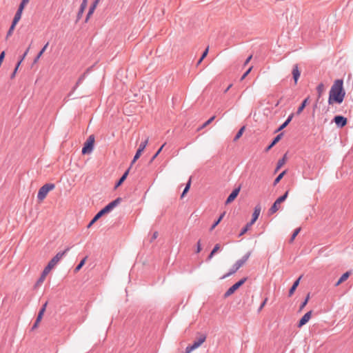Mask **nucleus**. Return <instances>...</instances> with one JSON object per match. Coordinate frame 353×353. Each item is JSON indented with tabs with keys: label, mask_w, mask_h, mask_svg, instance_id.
<instances>
[{
	"label": "nucleus",
	"mask_w": 353,
	"mask_h": 353,
	"mask_svg": "<svg viewBox=\"0 0 353 353\" xmlns=\"http://www.w3.org/2000/svg\"><path fill=\"white\" fill-rule=\"evenodd\" d=\"M325 90V85L323 83H321L318 85V86L316 87V91H317V94H317V101L320 99V98L324 93Z\"/></svg>",
	"instance_id": "4468645a"
},
{
	"label": "nucleus",
	"mask_w": 353,
	"mask_h": 353,
	"mask_svg": "<svg viewBox=\"0 0 353 353\" xmlns=\"http://www.w3.org/2000/svg\"><path fill=\"white\" fill-rule=\"evenodd\" d=\"M215 119V116H212L210 117L208 121H206L199 128V130H201L205 127H207L209 124H210Z\"/></svg>",
	"instance_id": "2f4dec72"
},
{
	"label": "nucleus",
	"mask_w": 353,
	"mask_h": 353,
	"mask_svg": "<svg viewBox=\"0 0 353 353\" xmlns=\"http://www.w3.org/2000/svg\"><path fill=\"white\" fill-rule=\"evenodd\" d=\"M309 299H310V294H308L307 295L305 301L300 305L299 312L302 311V310L305 307V305H307V302L309 301Z\"/></svg>",
	"instance_id": "e433bc0d"
},
{
	"label": "nucleus",
	"mask_w": 353,
	"mask_h": 353,
	"mask_svg": "<svg viewBox=\"0 0 353 353\" xmlns=\"http://www.w3.org/2000/svg\"><path fill=\"white\" fill-rule=\"evenodd\" d=\"M121 201V198H117L114 201L110 202L109 204H108L105 208H103L101 211L105 214L109 212H110L112 210H113L117 205L120 203Z\"/></svg>",
	"instance_id": "6e6552de"
},
{
	"label": "nucleus",
	"mask_w": 353,
	"mask_h": 353,
	"mask_svg": "<svg viewBox=\"0 0 353 353\" xmlns=\"http://www.w3.org/2000/svg\"><path fill=\"white\" fill-rule=\"evenodd\" d=\"M48 305V301H46L41 307V308L40 310H43L44 312L46 311V307Z\"/></svg>",
	"instance_id": "bf43d9fd"
},
{
	"label": "nucleus",
	"mask_w": 353,
	"mask_h": 353,
	"mask_svg": "<svg viewBox=\"0 0 353 353\" xmlns=\"http://www.w3.org/2000/svg\"><path fill=\"white\" fill-rule=\"evenodd\" d=\"M19 20H20L19 19H17V18L14 17V19L12 20V22L11 25H12L14 26H16V25L17 24V23L19 22Z\"/></svg>",
	"instance_id": "3c124183"
},
{
	"label": "nucleus",
	"mask_w": 353,
	"mask_h": 353,
	"mask_svg": "<svg viewBox=\"0 0 353 353\" xmlns=\"http://www.w3.org/2000/svg\"><path fill=\"white\" fill-rule=\"evenodd\" d=\"M190 185H191V179H189L185 189L183 190V192L181 194V197H183L185 196V194L188 192V190L190 188Z\"/></svg>",
	"instance_id": "c9c22d12"
},
{
	"label": "nucleus",
	"mask_w": 353,
	"mask_h": 353,
	"mask_svg": "<svg viewBox=\"0 0 353 353\" xmlns=\"http://www.w3.org/2000/svg\"><path fill=\"white\" fill-rule=\"evenodd\" d=\"M300 280H301V277H299L296 281H294L292 286L290 289L289 296H291L294 294V291L296 290V288L298 287V285L299 284Z\"/></svg>",
	"instance_id": "412c9836"
},
{
	"label": "nucleus",
	"mask_w": 353,
	"mask_h": 353,
	"mask_svg": "<svg viewBox=\"0 0 353 353\" xmlns=\"http://www.w3.org/2000/svg\"><path fill=\"white\" fill-rule=\"evenodd\" d=\"M252 225H250V223H248L245 227L244 228L242 229L241 233L239 234L240 236H242L245 233H246V232L250 229V228L252 226Z\"/></svg>",
	"instance_id": "79ce46f5"
},
{
	"label": "nucleus",
	"mask_w": 353,
	"mask_h": 353,
	"mask_svg": "<svg viewBox=\"0 0 353 353\" xmlns=\"http://www.w3.org/2000/svg\"><path fill=\"white\" fill-rule=\"evenodd\" d=\"M283 136V134H278L273 140V141L271 143L270 145L266 148L265 151H269L274 145H276L281 139Z\"/></svg>",
	"instance_id": "f3484780"
},
{
	"label": "nucleus",
	"mask_w": 353,
	"mask_h": 353,
	"mask_svg": "<svg viewBox=\"0 0 353 353\" xmlns=\"http://www.w3.org/2000/svg\"><path fill=\"white\" fill-rule=\"evenodd\" d=\"M48 274H47L46 272L45 273V272L43 270L40 277L37 281V282L34 285V288H37V287L40 286L43 283V281L46 279V277Z\"/></svg>",
	"instance_id": "2eb2a0df"
},
{
	"label": "nucleus",
	"mask_w": 353,
	"mask_h": 353,
	"mask_svg": "<svg viewBox=\"0 0 353 353\" xmlns=\"http://www.w3.org/2000/svg\"><path fill=\"white\" fill-rule=\"evenodd\" d=\"M72 92H70V93L68 94V97H72Z\"/></svg>",
	"instance_id": "774afa93"
},
{
	"label": "nucleus",
	"mask_w": 353,
	"mask_h": 353,
	"mask_svg": "<svg viewBox=\"0 0 353 353\" xmlns=\"http://www.w3.org/2000/svg\"><path fill=\"white\" fill-rule=\"evenodd\" d=\"M252 66H251L244 74L241 77V80L243 81L248 75V74L251 72V70H252Z\"/></svg>",
	"instance_id": "de8ad7c7"
},
{
	"label": "nucleus",
	"mask_w": 353,
	"mask_h": 353,
	"mask_svg": "<svg viewBox=\"0 0 353 353\" xmlns=\"http://www.w3.org/2000/svg\"><path fill=\"white\" fill-rule=\"evenodd\" d=\"M300 231H301V228H296V229L294 231V232H293V234H292V236H291V239H290V243L293 242V241L294 240V239H295V238H296V236L298 235V234L299 233V232H300Z\"/></svg>",
	"instance_id": "f704fd0d"
},
{
	"label": "nucleus",
	"mask_w": 353,
	"mask_h": 353,
	"mask_svg": "<svg viewBox=\"0 0 353 353\" xmlns=\"http://www.w3.org/2000/svg\"><path fill=\"white\" fill-rule=\"evenodd\" d=\"M87 6V0H83L81 5L80 6L79 10L77 13V20H79L81 17L82 16V14L83 12V10Z\"/></svg>",
	"instance_id": "a211bd4d"
},
{
	"label": "nucleus",
	"mask_w": 353,
	"mask_h": 353,
	"mask_svg": "<svg viewBox=\"0 0 353 353\" xmlns=\"http://www.w3.org/2000/svg\"><path fill=\"white\" fill-rule=\"evenodd\" d=\"M15 26L11 25L8 32L6 37H8L12 35L13 30H14Z\"/></svg>",
	"instance_id": "49530a36"
},
{
	"label": "nucleus",
	"mask_w": 353,
	"mask_h": 353,
	"mask_svg": "<svg viewBox=\"0 0 353 353\" xmlns=\"http://www.w3.org/2000/svg\"><path fill=\"white\" fill-rule=\"evenodd\" d=\"M19 20H20L19 19H17V18L14 17V19L12 20V22L11 25H12L14 26H16V25L17 24V23L19 22Z\"/></svg>",
	"instance_id": "603ef678"
},
{
	"label": "nucleus",
	"mask_w": 353,
	"mask_h": 353,
	"mask_svg": "<svg viewBox=\"0 0 353 353\" xmlns=\"http://www.w3.org/2000/svg\"><path fill=\"white\" fill-rule=\"evenodd\" d=\"M88 72V68H87V69L85 70V72H84L83 74L81 77H79V79H78V81H77V83H76V85H75V87H74V89H75V88H76V87H77V86H78V85H79V83H80L83 80H84V79H85V74H86Z\"/></svg>",
	"instance_id": "ea45409f"
},
{
	"label": "nucleus",
	"mask_w": 353,
	"mask_h": 353,
	"mask_svg": "<svg viewBox=\"0 0 353 353\" xmlns=\"http://www.w3.org/2000/svg\"><path fill=\"white\" fill-rule=\"evenodd\" d=\"M289 191H286V192L281 196L279 197L276 201H277V203L281 204L282 202H283L288 196Z\"/></svg>",
	"instance_id": "c85d7f7f"
},
{
	"label": "nucleus",
	"mask_w": 353,
	"mask_h": 353,
	"mask_svg": "<svg viewBox=\"0 0 353 353\" xmlns=\"http://www.w3.org/2000/svg\"><path fill=\"white\" fill-rule=\"evenodd\" d=\"M15 75H16V73L13 72L10 75V79H14L15 77Z\"/></svg>",
	"instance_id": "0e129e2a"
},
{
	"label": "nucleus",
	"mask_w": 353,
	"mask_h": 353,
	"mask_svg": "<svg viewBox=\"0 0 353 353\" xmlns=\"http://www.w3.org/2000/svg\"><path fill=\"white\" fill-rule=\"evenodd\" d=\"M245 129V126H243L239 130V132H237V134H236L234 139V141H236L243 134L244 130Z\"/></svg>",
	"instance_id": "7c9ffc66"
},
{
	"label": "nucleus",
	"mask_w": 353,
	"mask_h": 353,
	"mask_svg": "<svg viewBox=\"0 0 353 353\" xmlns=\"http://www.w3.org/2000/svg\"><path fill=\"white\" fill-rule=\"evenodd\" d=\"M286 173V171H283L281 173H280L279 174V176L275 179L274 181V185H276L281 180V179L283 177V176Z\"/></svg>",
	"instance_id": "473e14b6"
},
{
	"label": "nucleus",
	"mask_w": 353,
	"mask_h": 353,
	"mask_svg": "<svg viewBox=\"0 0 353 353\" xmlns=\"http://www.w3.org/2000/svg\"><path fill=\"white\" fill-rule=\"evenodd\" d=\"M157 236H158V232H154V234H153V236H152V239H155L156 238H157Z\"/></svg>",
	"instance_id": "680f3d73"
},
{
	"label": "nucleus",
	"mask_w": 353,
	"mask_h": 353,
	"mask_svg": "<svg viewBox=\"0 0 353 353\" xmlns=\"http://www.w3.org/2000/svg\"><path fill=\"white\" fill-rule=\"evenodd\" d=\"M21 14L22 12H19V10H17V12L15 13L14 17L20 19L21 17Z\"/></svg>",
	"instance_id": "864d4df0"
},
{
	"label": "nucleus",
	"mask_w": 353,
	"mask_h": 353,
	"mask_svg": "<svg viewBox=\"0 0 353 353\" xmlns=\"http://www.w3.org/2000/svg\"><path fill=\"white\" fill-rule=\"evenodd\" d=\"M334 121L339 128H343L347 124V119L343 116H336L334 118Z\"/></svg>",
	"instance_id": "1a4fd4ad"
},
{
	"label": "nucleus",
	"mask_w": 353,
	"mask_h": 353,
	"mask_svg": "<svg viewBox=\"0 0 353 353\" xmlns=\"http://www.w3.org/2000/svg\"><path fill=\"white\" fill-rule=\"evenodd\" d=\"M250 256V252L247 253L241 259L238 260L232 267V269L227 274L224 275L222 279H225L234 273H235L241 267H242Z\"/></svg>",
	"instance_id": "7ed1b4c3"
},
{
	"label": "nucleus",
	"mask_w": 353,
	"mask_h": 353,
	"mask_svg": "<svg viewBox=\"0 0 353 353\" xmlns=\"http://www.w3.org/2000/svg\"><path fill=\"white\" fill-rule=\"evenodd\" d=\"M165 145V143H164L159 150L158 151L156 152V154L152 157V158L150 160V163L152 162L157 157V156L159 154V153L161 152L163 148L164 147V145Z\"/></svg>",
	"instance_id": "37998d69"
},
{
	"label": "nucleus",
	"mask_w": 353,
	"mask_h": 353,
	"mask_svg": "<svg viewBox=\"0 0 353 353\" xmlns=\"http://www.w3.org/2000/svg\"><path fill=\"white\" fill-rule=\"evenodd\" d=\"M88 259V256H85L81 261L80 263L77 265V267L75 268L74 272H79L81 268L85 265V261H87V259Z\"/></svg>",
	"instance_id": "4be33fe9"
},
{
	"label": "nucleus",
	"mask_w": 353,
	"mask_h": 353,
	"mask_svg": "<svg viewBox=\"0 0 353 353\" xmlns=\"http://www.w3.org/2000/svg\"><path fill=\"white\" fill-rule=\"evenodd\" d=\"M292 75H293V78L294 79V83L295 84H296L297 83V81L301 75V72L299 70V68H298V65H295L293 68V70H292Z\"/></svg>",
	"instance_id": "ddd939ff"
},
{
	"label": "nucleus",
	"mask_w": 353,
	"mask_h": 353,
	"mask_svg": "<svg viewBox=\"0 0 353 353\" xmlns=\"http://www.w3.org/2000/svg\"><path fill=\"white\" fill-rule=\"evenodd\" d=\"M247 280V278H243L241 279L239 281L234 284L231 286L227 292L225 293L224 296L228 297L234 293L236 290H237Z\"/></svg>",
	"instance_id": "423d86ee"
},
{
	"label": "nucleus",
	"mask_w": 353,
	"mask_h": 353,
	"mask_svg": "<svg viewBox=\"0 0 353 353\" xmlns=\"http://www.w3.org/2000/svg\"><path fill=\"white\" fill-rule=\"evenodd\" d=\"M293 117H294V114H291L288 117V119L285 121V122H286L288 124H289V123H290V122L292 121V119Z\"/></svg>",
	"instance_id": "6e6d98bb"
},
{
	"label": "nucleus",
	"mask_w": 353,
	"mask_h": 353,
	"mask_svg": "<svg viewBox=\"0 0 353 353\" xmlns=\"http://www.w3.org/2000/svg\"><path fill=\"white\" fill-rule=\"evenodd\" d=\"M208 50H209V47H208L205 51L203 52V54L201 56V57L200 58V59L199 60L197 64H200L202 61L205 58V57L208 55Z\"/></svg>",
	"instance_id": "4c0bfd02"
},
{
	"label": "nucleus",
	"mask_w": 353,
	"mask_h": 353,
	"mask_svg": "<svg viewBox=\"0 0 353 353\" xmlns=\"http://www.w3.org/2000/svg\"><path fill=\"white\" fill-rule=\"evenodd\" d=\"M70 250L69 248H67L63 252H58L48 263V265L45 267L43 271L45 273L48 274L50 271L57 265V263L62 259V257L68 252Z\"/></svg>",
	"instance_id": "f03ea898"
},
{
	"label": "nucleus",
	"mask_w": 353,
	"mask_h": 353,
	"mask_svg": "<svg viewBox=\"0 0 353 353\" xmlns=\"http://www.w3.org/2000/svg\"><path fill=\"white\" fill-rule=\"evenodd\" d=\"M85 22H88V14H86V16H85Z\"/></svg>",
	"instance_id": "69168bd1"
},
{
	"label": "nucleus",
	"mask_w": 353,
	"mask_h": 353,
	"mask_svg": "<svg viewBox=\"0 0 353 353\" xmlns=\"http://www.w3.org/2000/svg\"><path fill=\"white\" fill-rule=\"evenodd\" d=\"M309 97H307L303 102L301 104V105L299 107L297 111H296V114H300L303 109L305 108V106L307 105L308 101H309Z\"/></svg>",
	"instance_id": "aec40b11"
},
{
	"label": "nucleus",
	"mask_w": 353,
	"mask_h": 353,
	"mask_svg": "<svg viewBox=\"0 0 353 353\" xmlns=\"http://www.w3.org/2000/svg\"><path fill=\"white\" fill-rule=\"evenodd\" d=\"M29 50H30V46L26 49V50L25 51V52L23 53V54L21 57L20 59L19 60V61L17 62L18 63V65H20L21 63H22V61H23V59H25V57H26V55L28 54V52H29Z\"/></svg>",
	"instance_id": "58836bf2"
},
{
	"label": "nucleus",
	"mask_w": 353,
	"mask_h": 353,
	"mask_svg": "<svg viewBox=\"0 0 353 353\" xmlns=\"http://www.w3.org/2000/svg\"><path fill=\"white\" fill-rule=\"evenodd\" d=\"M232 87V84H230L228 88L227 89L225 90V92H228L229 90V89Z\"/></svg>",
	"instance_id": "338daca9"
},
{
	"label": "nucleus",
	"mask_w": 353,
	"mask_h": 353,
	"mask_svg": "<svg viewBox=\"0 0 353 353\" xmlns=\"http://www.w3.org/2000/svg\"><path fill=\"white\" fill-rule=\"evenodd\" d=\"M252 58V55L249 56L245 61L244 65H247Z\"/></svg>",
	"instance_id": "13d9d810"
},
{
	"label": "nucleus",
	"mask_w": 353,
	"mask_h": 353,
	"mask_svg": "<svg viewBox=\"0 0 353 353\" xmlns=\"http://www.w3.org/2000/svg\"><path fill=\"white\" fill-rule=\"evenodd\" d=\"M219 249H220V245H219V244H216V245L214 246V248H213V250H212V252H211V253L210 254V255L208 256V259H209V260H210V259H211L213 257L214 254L216 252H218V251L219 250Z\"/></svg>",
	"instance_id": "cd10ccee"
},
{
	"label": "nucleus",
	"mask_w": 353,
	"mask_h": 353,
	"mask_svg": "<svg viewBox=\"0 0 353 353\" xmlns=\"http://www.w3.org/2000/svg\"><path fill=\"white\" fill-rule=\"evenodd\" d=\"M55 188V185L54 183H46L43 186H41L37 194V199L40 201H43L47 196L48 193L54 190Z\"/></svg>",
	"instance_id": "20e7f679"
},
{
	"label": "nucleus",
	"mask_w": 353,
	"mask_h": 353,
	"mask_svg": "<svg viewBox=\"0 0 353 353\" xmlns=\"http://www.w3.org/2000/svg\"><path fill=\"white\" fill-rule=\"evenodd\" d=\"M345 96V91L343 88V80H335L329 92V105L341 104L343 101Z\"/></svg>",
	"instance_id": "f257e3e1"
},
{
	"label": "nucleus",
	"mask_w": 353,
	"mask_h": 353,
	"mask_svg": "<svg viewBox=\"0 0 353 353\" xmlns=\"http://www.w3.org/2000/svg\"><path fill=\"white\" fill-rule=\"evenodd\" d=\"M351 274V272H346L345 273H344L341 277L340 279H339V281L336 282V285L338 286L340 284H341L342 283H343L344 281H345L348 278L349 276H350Z\"/></svg>",
	"instance_id": "dca6fc26"
},
{
	"label": "nucleus",
	"mask_w": 353,
	"mask_h": 353,
	"mask_svg": "<svg viewBox=\"0 0 353 353\" xmlns=\"http://www.w3.org/2000/svg\"><path fill=\"white\" fill-rule=\"evenodd\" d=\"M148 143V139H146L144 141L141 143V144L139 145V148L132 161V164H134L139 159V158L141 157L142 152L146 148Z\"/></svg>",
	"instance_id": "0eeeda50"
},
{
	"label": "nucleus",
	"mask_w": 353,
	"mask_h": 353,
	"mask_svg": "<svg viewBox=\"0 0 353 353\" xmlns=\"http://www.w3.org/2000/svg\"><path fill=\"white\" fill-rule=\"evenodd\" d=\"M279 208H280V204L277 203V201H275V202L273 203V205L269 210V214L270 215L274 214L279 210Z\"/></svg>",
	"instance_id": "6ab92c4d"
},
{
	"label": "nucleus",
	"mask_w": 353,
	"mask_h": 353,
	"mask_svg": "<svg viewBox=\"0 0 353 353\" xmlns=\"http://www.w3.org/2000/svg\"><path fill=\"white\" fill-rule=\"evenodd\" d=\"M88 153V139H87L84 143H83V147L82 148V154H86Z\"/></svg>",
	"instance_id": "c756f323"
},
{
	"label": "nucleus",
	"mask_w": 353,
	"mask_h": 353,
	"mask_svg": "<svg viewBox=\"0 0 353 353\" xmlns=\"http://www.w3.org/2000/svg\"><path fill=\"white\" fill-rule=\"evenodd\" d=\"M293 117H294V114H291L288 117V119L285 121V122H286L288 124H289V123H290V122L292 121V119Z\"/></svg>",
	"instance_id": "4d7b16f0"
},
{
	"label": "nucleus",
	"mask_w": 353,
	"mask_h": 353,
	"mask_svg": "<svg viewBox=\"0 0 353 353\" xmlns=\"http://www.w3.org/2000/svg\"><path fill=\"white\" fill-rule=\"evenodd\" d=\"M261 210V207L260 205H256L254 208V212L252 214V219L250 222V225H253L255 221L258 219Z\"/></svg>",
	"instance_id": "9d476101"
},
{
	"label": "nucleus",
	"mask_w": 353,
	"mask_h": 353,
	"mask_svg": "<svg viewBox=\"0 0 353 353\" xmlns=\"http://www.w3.org/2000/svg\"><path fill=\"white\" fill-rule=\"evenodd\" d=\"M288 124L285 121L276 130V132L281 131L284 129Z\"/></svg>",
	"instance_id": "8fccbe9b"
},
{
	"label": "nucleus",
	"mask_w": 353,
	"mask_h": 353,
	"mask_svg": "<svg viewBox=\"0 0 353 353\" xmlns=\"http://www.w3.org/2000/svg\"><path fill=\"white\" fill-rule=\"evenodd\" d=\"M128 173H129V169L127 170L125 173L123 174V176L121 177V179L119 180V181L117 182V183L115 185V188H118L119 186H120L123 182L125 180L126 177L128 176Z\"/></svg>",
	"instance_id": "5701e85b"
},
{
	"label": "nucleus",
	"mask_w": 353,
	"mask_h": 353,
	"mask_svg": "<svg viewBox=\"0 0 353 353\" xmlns=\"http://www.w3.org/2000/svg\"><path fill=\"white\" fill-rule=\"evenodd\" d=\"M240 190H241L240 186L235 188L232 192V193L229 195V196L228 197V199L225 201V204H229V203H232L237 197V196L240 192Z\"/></svg>",
	"instance_id": "9b49d317"
},
{
	"label": "nucleus",
	"mask_w": 353,
	"mask_h": 353,
	"mask_svg": "<svg viewBox=\"0 0 353 353\" xmlns=\"http://www.w3.org/2000/svg\"><path fill=\"white\" fill-rule=\"evenodd\" d=\"M205 340L206 336L201 334L192 345H189L185 348V353H191L193 350L199 347L205 341Z\"/></svg>",
	"instance_id": "39448f33"
},
{
	"label": "nucleus",
	"mask_w": 353,
	"mask_h": 353,
	"mask_svg": "<svg viewBox=\"0 0 353 353\" xmlns=\"http://www.w3.org/2000/svg\"><path fill=\"white\" fill-rule=\"evenodd\" d=\"M94 143V138L93 136H90V152L92 150L93 145Z\"/></svg>",
	"instance_id": "a18cd8bd"
},
{
	"label": "nucleus",
	"mask_w": 353,
	"mask_h": 353,
	"mask_svg": "<svg viewBox=\"0 0 353 353\" xmlns=\"http://www.w3.org/2000/svg\"><path fill=\"white\" fill-rule=\"evenodd\" d=\"M201 251V241L197 242L196 253H199Z\"/></svg>",
	"instance_id": "09e8293b"
},
{
	"label": "nucleus",
	"mask_w": 353,
	"mask_h": 353,
	"mask_svg": "<svg viewBox=\"0 0 353 353\" xmlns=\"http://www.w3.org/2000/svg\"><path fill=\"white\" fill-rule=\"evenodd\" d=\"M224 215H225V212H223L219 216V218L214 223V224L211 226V228L210 229V231H212L216 228V226L221 221V220L223 219Z\"/></svg>",
	"instance_id": "bb28decb"
},
{
	"label": "nucleus",
	"mask_w": 353,
	"mask_h": 353,
	"mask_svg": "<svg viewBox=\"0 0 353 353\" xmlns=\"http://www.w3.org/2000/svg\"><path fill=\"white\" fill-rule=\"evenodd\" d=\"M48 42L43 47V48L40 50V52H39V54H37V56L35 57L34 60V62L36 63L40 58V57L43 54V53L46 51L48 46Z\"/></svg>",
	"instance_id": "393cba45"
},
{
	"label": "nucleus",
	"mask_w": 353,
	"mask_h": 353,
	"mask_svg": "<svg viewBox=\"0 0 353 353\" xmlns=\"http://www.w3.org/2000/svg\"><path fill=\"white\" fill-rule=\"evenodd\" d=\"M100 0H94L92 6L90 8V15L92 14Z\"/></svg>",
	"instance_id": "a19ab883"
},
{
	"label": "nucleus",
	"mask_w": 353,
	"mask_h": 353,
	"mask_svg": "<svg viewBox=\"0 0 353 353\" xmlns=\"http://www.w3.org/2000/svg\"><path fill=\"white\" fill-rule=\"evenodd\" d=\"M29 2L28 0H22L21 3L19 4V6L17 10H19V12H23L25 6Z\"/></svg>",
	"instance_id": "72a5a7b5"
},
{
	"label": "nucleus",
	"mask_w": 353,
	"mask_h": 353,
	"mask_svg": "<svg viewBox=\"0 0 353 353\" xmlns=\"http://www.w3.org/2000/svg\"><path fill=\"white\" fill-rule=\"evenodd\" d=\"M104 214L102 212L101 210H100L96 216L93 218V219L90 222V227L101 216H103Z\"/></svg>",
	"instance_id": "a878e982"
},
{
	"label": "nucleus",
	"mask_w": 353,
	"mask_h": 353,
	"mask_svg": "<svg viewBox=\"0 0 353 353\" xmlns=\"http://www.w3.org/2000/svg\"><path fill=\"white\" fill-rule=\"evenodd\" d=\"M40 322L41 321H38V320H36L35 322L34 323L32 327V330L36 329L38 327V325H39Z\"/></svg>",
	"instance_id": "5fc2aeb1"
},
{
	"label": "nucleus",
	"mask_w": 353,
	"mask_h": 353,
	"mask_svg": "<svg viewBox=\"0 0 353 353\" xmlns=\"http://www.w3.org/2000/svg\"><path fill=\"white\" fill-rule=\"evenodd\" d=\"M286 162V154L284 155V157L281 159H279L278 163H277V166H276V171L279 170L281 167H283L285 163Z\"/></svg>",
	"instance_id": "b1692460"
},
{
	"label": "nucleus",
	"mask_w": 353,
	"mask_h": 353,
	"mask_svg": "<svg viewBox=\"0 0 353 353\" xmlns=\"http://www.w3.org/2000/svg\"><path fill=\"white\" fill-rule=\"evenodd\" d=\"M19 67V65H18V63H17L13 72L17 73Z\"/></svg>",
	"instance_id": "e2e57ef3"
},
{
	"label": "nucleus",
	"mask_w": 353,
	"mask_h": 353,
	"mask_svg": "<svg viewBox=\"0 0 353 353\" xmlns=\"http://www.w3.org/2000/svg\"><path fill=\"white\" fill-rule=\"evenodd\" d=\"M312 311H309L304 314V316L301 319V320L299 322V324H298L299 327H301L302 326H303L305 324H306L310 321V319H311V316H312Z\"/></svg>",
	"instance_id": "f8f14e48"
},
{
	"label": "nucleus",
	"mask_w": 353,
	"mask_h": 353,
	"mask_svg": "<svg viewBox=\"0 0 353 353\" xmlns=\"http://www.w3.org/2000/svg\"><path fill=\"white\" fill-rule=\"evenodd\" d=\"M266 301H267V299H265V301L263 302V303L261 305V306L259 307V311L264 307V305L266 303Z\"/></svg>",
	"instance_id": "052dcab7"
},
{
	"label": "nucleus",
	"mask_w": 353,
	"mask_h": 353,
	"mask_svg": "<svg viewBox=\"0 0 353 353\" xmlns=\"http://www.w3.org/2000/svg\"><path fill=\"white\" fill-rule=\"evenodd\" d=\"M44 312H45L43 310H39L36 320H38V321H41L43 318Z\"/></svg>",
	"instance_id": "c03bdc74"
}]
</instances>
